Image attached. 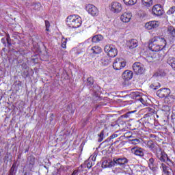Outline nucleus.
I'll return each instance as SVG.
<instances>
[{
	"label": "nucleus",
	"instance_id": "3",
	"mask_svg": "<svg viewBox=\"0 0 175 175\" xmlns=\"http://www.w3.org/2000/svg\"><path fill=\"white\" fill-rule=\"evenodd\" d=\"M105 53H107V55L111 58H114V57H117V54H118V51H117V48L111 44H107L104 48Z\"/></svg>",
	"mask_w": 175,
	"mask_h": 175
},
{
	"label": "nucleus",
	"instance_id": "29",
	"mask_svg": "<svg viewBox=\"0 0 175 175\" xmlns=\"http://www.w3.org/2000/svg\"><path fill=\"white\" fill-rule=\"evenodd\" d=\"M154 76H160L161 77H165L166 76V72L164 70H159L155 74Z\"/></svg>",
	"mask_w": 175,
	"mask_h": 175
},
{
	"label": "nucleus",
	"instance_id": "45",
	"mask_svg": "<svg viewBox=\"0 0 175 175\" xmlns=\"http://www.w3.org/2000/svg\"><path fill=\"white\" fill-rule=\"evenodd\" d=\"M116 137H118V134L114 133L112 135L109 137V140H111L112 139H116Z\"/></svg>",
	"mask_w": 175,
	"mask_h": 175
},
{
	"label": "nucleus",
	"instance_id": "11",
	"mask_svg": "<svg viewBox=\"0 0 175 175\" xmlns=\"http://www.w3.org/2000/svg\"><path fill=\"white\" fill-rule=\"evenodd\" d=\"M132 154L137 155V157H144V150L142 148L134 147L131 148Z\"/></svg>",
	"mask_w": 175,
	"mask_h": 175
},
{
	"label": "nucleus",
	"instance_id": "33",
	"mask_svg": "<svg viewBox=\"0 0 175 175\" xmlns=\"http://www.w3.org/2000/svg\"><path fill=\"white\" fill-rule=\"evenodd\" d=\"M16 163H14L10 170V175H16V172L14 171V170L16 169Z\"/></svg>",
	"mask_w": 175,
	"mask_h": 175
},
{
	"label": "nucleus",
	"instance_id": "1",
	"mask_svg": "<svg viewBox=\"0 0 175 175\" xmlns=\"http://www.w3.org/2000/svg\"><path fill=\"white\" fill-rule=\"evenodd\" d=\"M148 47L151 51H161L166 47V40L163 37H154L149 43Z\"/></svg>",
	"mask_w": 175,
	"mask_h": 175
},
{
	"label": "nucleus",
	"instance_id": "22",
	"mask_svg": "<svg viewBox=\"0 0 175 175\" xmlns=\"http://www.w3.org/2000/svg\"><path fill=\"white\" fill-rule=\"evenodd\" d=\"M102 40H103V36L102 35H96L92 39V43H99Z\"/></svg>",
	"mask_w": 175,
	"mask_h": 175
},
{
	"label": "nucleus",
	"instance_id": "15",
	"mask_svg": "<svg viewBox=\"0 0 175 175\" xmlns=\"http://www.w3.org/2000/svg\"><path fill=\"white\" fill-rule=\"evenodd\" d=\"M131 18H132V14H131V12H124L120 16V20L123 23H129V21H131Z\"/></svg>",
	"mask_w": 175,
	"mask_h": 175
},
{
	"label": "nucleus",
	"instance_id": "37",
	"mask_svg": "<svg viewBox=\"0 0 175 175\" xmlns=\"http://www.w3.org/2000/svg\"><path fill=\"white\" fill-rule=\"evenodd\" d=\"M66 42H68V38H63L62 40V49H66Z\"/></svg>",
	"mask_w": 175,
	"mask_h": 175
},
{
	"label": "nucleus",
	"instance_id": "32",
	"mask_svg": "<svg viewBox=\"0 0 175 175\" xmlns=\"http://www.w3.org/2000/svg\"><path fill=\"white\" fill-rule=\"evenodd\" d=\"M123 1L125 5H135L136 2H137V0H123Z\"/></svg>",
	"mask_w": 175,
	"mask_h": 175
},
{
	"label": "nucleus",
	"instance_id": "6",
	"mask_svg": "<svg viewBox=\"0 0 175 175\" xmlns=\"http://www.w3.org/2000/svg\"><path fill=\"white\" fill-rule=\"evenodd\" d=\"M125 66H126V62L122 59H116L113 64V68L116 70H121V69H124Z\"/></svg>",
	"mask_w": 175,
	"mask_h": 175
},
{
	"label": "nucleus",
	"instance_id": "14",
	"mask_svg": "<svg viewBox=\"0 0 175 175\" xmlns=\"http://www.w3.org/2000/svg\"><path fill=\"white\" fill-rule=\"evenodd\" d=\"M114 165H120V166H123L128 162V159L125 157L123 158H114L113 159Z\"/></svg>",
	"mask_w": 175,
	"mask_h": 175
},
{
	"label": "nucleus",
	"instance_id": "34",
	"mask_svg": "<svg viewBox=\"0 0 175 175\" xmlns=\"http://www.w3.org/2000/svg\"><path fill=\"white\" fill-rule=\"evenodd\" d=\"M126 170H124V172L126 174H129V175H133V171L132 170V169H131V167H129V166H126Z\"/></svg>",
	"mask_w": 175,
	"mask_h": 175
},
{
	"label": "nucleus",
	"instance_id": "19",
	"mask_svg": "<svg viewBox=\"0 0 175 175\" xmlns=\"http://www.w3.org/2000/svg\"><path fill=\"white\" fill-rule=\"evenodd\" d=\"M111 59L107 56H103L100 59V62L103 66H107L108 65H110V63L111 62Z\"/></svg>",
	"mask_w": 175,
	"mask_h": 175
},
{
	"label": "nucleus",
	"instance_id": "13",
	"mask_svg": "<svg viewBox=\"0 0 175 175\" xmlns=\"http://www.w3.org/2000/svg\"><path fill=\"white\" fill-rule=\"evenodd\" d=\"M111 10L113 13H120L122 10V6L118 2H113L111 4Z\"/></svg>",
	"mask_w": 175,
	"mask_h": 175
},
{
	"label": "nucleus",
	"instance_id": "25",
	"mask_svg": "<svg viewBox=\"0 0 175 175\" xmlns=\"http://www.w3.org/2000/svg\"><path fill=\"white\" fill-rule=\"evenodd\" d=\"M137 46V40L133 39L131 40L129 44V47L130 49H136V46Z\"/></svg>",
	"mask_w": 175,
	"mask_h": 175
},
{
	"label": "nucleus",
	"instance_id": "27",
	"mask_svg": "<svg viewBox=\"0 0 175 175\" xmlns=\"http://www.w3.org/2000/svg\"><path fill=\"white\" fill-rule=\"evenodd\" d=\"M167 32L169 35H171L172 38H175V28L173 26H169Z\"/></svg>",
	"mask_w": 175,
	"mask_h": 175
},
{
	"label": "nucleus",
	"instance_id": "36",
	"mask_svg": "<svg viewBox=\"0 0 175 175\" xmlns=\"http://www.w3.org/2000/svg\"><path fill=\"white\" fill-rule=\"evenodd\" d=\"M94 78L88 77L87 79V85H94Z\"/></svg>",
	"mask_w": 175,
	"mask_h": 175
},
{
	"label": "nucleus",
	"instance_id": "44",
	"mask_svg": "<svg viewBox=\"0 0 175 175\" xmlns=\"http://www.w3.org/2000/svg\"><path fill=\"white\" fill-rule=\"evenodd\" d=\"M45 25H46V31H49V28H50V22L48 21H45Z\"/></svg>",
	"mask_w": 175,
	"mask_h": 175
},
{
	"label": "nucleus",
	"instance_id": "23",
	"mask_svg": "<svg viewBox=\"0 0 175 175\" xmlns=\"http://www.w3.org/2000/svg\"><path fill=\"white\" fill-rule=\"evenodd\" d=\"M167 64L170 65L171 68L175 70V57H170L167 59Z\"/></svg>",
	"mask_w": 175,
	"mask_h": 175
},
{
	"label": "nucleus",
	"instance_id": "31",
	"mask_svg": "<svg viewBox=\"0 0 175 175\" xmlns=\"http://www.w3.org/2000/svg\"><path fill=\"white\" fill-rule=\"evenodd\" d=\"M150 87V88H152V90H158V88L161 87V83H159V82H154L152 83Z\"/></svg>",
	"mask_w": 175,
	"mask_h": 175
},
{
	"label": "nucleus",
	"instance_id": "9",
	"mask_svg": "<svg viewBox=\"0 0 175 175\" xmlns=\"http://www.w3.org/2000/svg\"><path fill=\"white\" fill-rule=\"evenodd\" d=\"M170 89L169 88H162L157 92V95L159 98H165V96H168L170 95Z\"/></svg>",
	"mask_w": 175,
	"mask_h": 175
},
{
	"label": "nucleus",
	"instance_id": "4",
	"mask_svg": "<svg viewBox=\"0 0 175 175\" xmlns=\"http://www.w3.org/2000/svg\"><path fill=\"white\" fill-rule=\"evenodd\" d=\"M156 155L157 158H158L161 162H167L170 161L169 157H167V154H166L165 152H162L161 148H158L156 150Z\"/></svg>",
	"mask_w": 175,
	"mask_h": 175
},
{
	"label": "nucleus",
	"instance_id": "42",
	"mask_svg": "<svg viewBox=\"0 0 175 175\" xmlns=\"http://www.w3.org/2000/svg\"><path fill=\"white\" fill-rule=\"evenodd\" d=\"M133 113H135V111H129L124 114L125 118H129V117H131L132 116Z\"/></svg>",
	"mask_w": 175,
	"mask_h": 175
},
{
	"label": "nucleus",
	"instance_id": "30",
	"mask_svg": "<svg viewBox=\"0 0 175 175\" xmlns=\"http://www.w3.org/2000/svg\"><path fill=\"white\" fill-rule=\"evenodd\" d=\"M98 143L103 142V139H105V130H103L100 133V134L98 135Z\"/></svg>",
	"mask_w": 175,
	"mask_h": 175
},
{
	"label": "nucleus",
	"instance_id": "40",
	"mask_svg": "<svg viewBox=\"0 0 175 175\" xmlns=\"http://www.w3.org/2000/svg\"><path fill=\"white\" fill-rule=\"evenodd\" d=\"M161 167L163 169V171L164 173H167V170L169 169V167L166 166V165L162 163L161 164Z\"/></svg>",
	"mask_w": 175,
	"mask_h": 175
},
{
	"label": "nucleus",
	"instance_id": "17",
	"mask_svg": "<svg viewBox=\"0 0 175 175\" xmlns=\"http://www.w3.org/2000/svg\"><path fill=\"white\" fill-rule=\"evenodd\" d=\"M148 167H150V170L152 172H157V169L158 167L157 166V163L154 160V158L151 157L148 161Z\"/></svg>",
	"mask_w": 175,
	"mask_h": 175
},
{
	"label": "nucleus",
	"instance_id": "12",
	"mask_svg": "<svg viewBox=\"0 0 175 175\" xmlns=\"http://www.w3.org/2000/svg\"><path fill=\"white\" fill-rule=\"evenodd\" d=\"M1 42L5 47H10L12 46V39L9 33H7L5 37L2 38Z\"/></svg>",
	"mask_w": 175,
	"mask_h": 175
},
{
	"label": "nucleus",
	"instance_id": "5",
	"mask_svg": "<svg viewBox=\"0 0 175 175\" xmlns=\"http://www.w3.org/2000/svg\"><path fill=\"white\" fill-rule=\"evenodd\" d=\"M133 69L136 75H143L146 72L144 65L140 62H135L133 64Z\"/></svg>",
	"mask_w": 175,
	"mask_h": 175
},
{
	"label": "nucleus",
	"instance_id": "26",
	"mask_svg": "<svg viewBox=\"0 0 175 175\" xmlns=\"http://www.w3.org/2000/svg\"><path fill=\"white\" fill-rule=\"evenodd\" d=\"M147 146L148 148H150V150H152V151L157 152V149L159 148L158 146H155L154 144V142L152 141H149L147 142Z\"/></svg>",
	"mask_w": 175,
	"mask_h": 175
},
{
	"label": "nucleus",
	"instance_id": "10",
	"mask_svg": "<svg viewBox=\"0 0 175 175\" xmlns=\"http://www.w3.org/2000/svg\"><path fill=\"white\" fill-rule=\"evenodd\" d=\"M158 27H159V23L157 21H150L145 24V28L149 31L155 29V28H158Z\"/></svg>",
	"mask_w": 175,
	"mask_h": 175
},
{
	"label": "nucleus",
	"instance_id": "47",
	"mask_svg": "<svg viewBox=\"0 0 175 175\" xmlns=\"http://www.w3.org/2000/svg\"><path fill=\"white\" fill-rule=\"evenodd\" d=\"M148 155H150L151 157V154L148 153Z\"/></svg>",
	"mask_w": 175,
	"mask_h": 175
},
{
	"label": "nucleus",
	"instance_id": "39",
	"mask_svg": "<svg viewBox=\"0 0 175 175\" xmlns=\"http://www.w3.org/2000/svg\"><path fill=\"white\" fill-rule=\"evenodd\" d=\"M174 12H175V6H173L168 10V11L167 12V14H173Z\"/></svg>",
	"mask_w": 175,
	"mask_h": 175
},
{
	"label": "nucleus",
	"instance_id": "16",
	"mask_svg": "<svg viewBox=\"0 0 175 175\" xmlns=\"http://www.w3.org/2000/svg\"><path fill=\"white\" fill-rule=\"evenodd\" d=\"M122 77L123 80H126L128 81L129 80H131V79L133 77V72H132V71L129 70H126L123 72Z\"/></svg>",
	"mask_w": 175,
	"mask_h": 175
},
{
	"label": "nucleus",
	"instance_id": "2",
	"mask_svg": "<svg viewBox=\"0 0 175 175\" xmlns=\"http://www.w3.org/2000/svg\"><path fill=\"white\" fill-rule=\"evenodd\" d=\"M81 23V18L78 15H70L66 19V25L70 28H79Z\"/></svg>",
	"mask_w": 175,
	"mask_h": 175
},
{
	"label": "nucleus",
	"instance_id": "18",
	"mask_svg": "<svg viewBox=\"0 0 175 175\" xmlns=\"http://www.w3.org/2000/svg\"><path fill=\"white\" fill-rule=\"evenodd\" d=\"M114 165V160H105L102 163V167L106 169V167H113Z\"/></svg>",
	"mask_w": 175,
	"mask_h": 175
},
{
	"label": "nucleus",
	"instance_id": "8",
	"mask_svg": "<svg viewBox=\"0 0 175 175\" xmlns=\"http://www.w3.org/2000/svg\"><path fill=\"white\" fill-rule=\"evenodd\" d=\"M86 10L92 16H98V14L99 13V11L98 10V8L92 4H88L86 6Z\"/></svg>",
	"mask_w": 175,
	"mask_h": 175
},
{
	"label": "nucleus",
	"instance_id": "24",
	"mask_svg": "<svg viewBox=\"0 0 175 175\" xmlns=\"http://www.w3.org/2000/svg\"><path fill=\"white\" fill-rule=\"evenodd\" d=\"M27 161L29 169H32V167H33V165H35V157L30 156L27 158Z\"/></svg>",
	"mask_w": 175,
	"mask_h": 175
},
{
	"label": "nucleus",
	"instance_id": "21",
	"mask_svg": "<svg viewBox=\"0 0 175 175\" xmlns=\"http://www.w3.org/2000/svg\"><path fill=\"white\" fill-rule=\"evenodd\" d=\"M174 96L172 95H168L165 97L164 102L167 105H172V103H174Z\"/></svg>",
	"mask_w": 175,
	"mask_h": 175
},
{
	"label": "nucleus",
	"instance_id": "20",
	"mask_svg": "<svg viewBox=\"0 0 175 175\" xmlns=\"http://www.w3.org/2000/svg\"><path fill=\"white\" fill-rule=\"evenodd\" d=\"M142 6H144V8H151L152 5H154V1L153 0H142Z\"/></svg>",
	"mask_w": 175,
	"mask_h": 175
},
{
	"label": "nucleus",
	"instance_id": "43",
	"mask_svg": "<svg viewBox=\"0 0 175 175\" xmlns=\"http://www.w3.org/2000/svg\"><path fill=\"white\" fill-rule=\"evenodd\" d=\"M85 163L88 169H91V167H92V161H86Z\"/></svg>",
	"mask_w": 175,
	"mask_h": 175
},
{
	"label": "nucleus",
	"instance_id": "35",
	"mask_svg": "<svg viewBox=\"0 0 175 175\" xmlns=\"http://www.w3.org/2000/svg\"><path fill=\"white\" fill-rule=\"evenodd\" d=\"M130 95L133 99H136V98H139V96H140L139 92H133Z\"/></svg>",
	"mask_w": 175,
	"mask_h": 175
},
{
	"label": "nucleus",
	"instance_id": "38",
	"mask_svg": "<svg viewBox=\"0 0 175 175\" xmlns=\"http://www.w3.org/2000/svg\"><path fill=\"white\" fill-rule=\"evenodd\" d=\"M112 172L115 174H118V173H121V172H122V170L121 169V167H116L112 170Z\"/></svg>",
	"mask_w": 175,
	"mask_h": 175
},
{
	"label": "nucleus",
	"instance_id": "7",
	"mask_svg": "<svg viewBox=\"0 0 175 175\" xmlns=\"http://www.w3.org/2000/svg\"><path fill=\"white\" fill-rule=\"evenodd\" d=\"M163 13V8H162L161 4H156L152 8V14L154 16H162Z\"/></svg>",
	"mask_w": 175,
	"mask_h": 175
},
{
	"label": "nucleus",
	"instance_id": "28",
	"mask_svg": "<svg viewBox=\"0 0 175 175\" xmlns=\"http://www.w3.org/2000/svg\"><path fill=\"white\" fill-rule=\"evenodd\" d=\"M93 54H100L102 53V48L98 46H95L92 48Z\"/></svg>",
	"mask_w": 175,
	"mask_h": 175
},
{
	"label": "nucleus",
	"instance_id": "46",
	"mask_svg": "<svg viewBox=\"0 0 175 175\" xmlns=\"http://www.w3.org/2000/svg\"><path fill=\"white\" fill-rule=\"evenodd\" d=\"M38 5V6H40V4H37Z\"/></svg>",
	"mask_w": 175,
	"mask_h": 175
},
{
	"label": "nucleus",
	"instance_id": "41",
	"mask_svg": "<svg viewBox=\"0 0 175 175\" xmlns=\"http://www.w3.org/2000/svg\"><path fill=\"white\" fill-rule=\"evenodd\" d=\"M139 143H140V140H139V139H134L131 140V144H139Z\"/></svg>",
	"mask_w": 175,
	"mask_h": 175
}]
</instances>
